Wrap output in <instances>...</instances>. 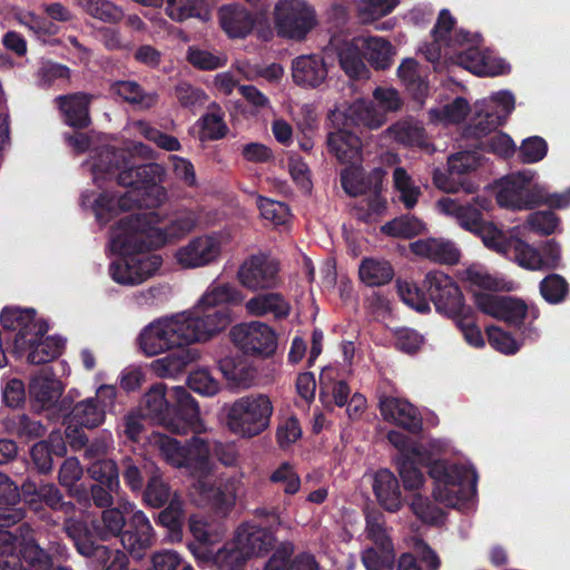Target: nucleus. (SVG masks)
<instances>
[{"label": "nucleus", "instance_id": "nucleus-1", "mask_svg": "<svg viewBox=\"0 0 570 570\" xmlns=\"http://www.w3.org/2000/svg\"><path fill=\"white\" fill-rule=\"evenodd\" d=\"M197 217L187 212L165 223L156 212L120 218L109 234V247L118 255L109 265L111 278L120 285H139L153 277L163 259L153 250L194 229Z\"/></svg>", "mask_w": 570, "mask_h": 570}, {"label": "nucleus", "instance_id": "nucleus-2", "mask_svg": "<svg viewBox=\"0 0 570 570\" xmlns=\"http://www.w3.org/2000/svg\"><path fill=\"white\" fill-rule=\"evenodd\" d=\"M92 179L98 186L116 180L118 185L129 189L121 195L102 191H85L81 195V206L92 209L96 220L104 226L120 212L134 207H158L167 200V190L161 185L165 168L156 163L141 166H130L122 151L104 147L86 164Z\"/></svg>", "mask_w": 570, "mask_h": 570}, {"label": "nucleus", "instance_id": "nucleus-3", "mask_svg": "<svg viewBox=\"0 0 570 570\" xmlns=\"http://www.w3.org/2000/svg\"><path fill=\"white\" fill-rule=\"evenodd\" d=\"M453 27L454 18L449 10H441L432 31L433 41L421 48L429 61L434 63L444 59L479 76L494 77L510 71V65L503 58L481 49L479 35H470Z\"/></svg>", "mask_w": 570, "mask_h": 570}, {"label": "nucleus", "instance_id": "nucleus-4", "mask_svg": "<svg viewBox=\"0 0 570 570\" xmlns=\"http://www.w3.org/2000/svg\"><path fill=\"white\" fill-rule=\"evenodd\" d=\"M449 444L442 440L414 443L410 440V452L417 463L429 466L433 480V498L446 507H461L475 495L478 474L468 464L450 463L436 456L446 453Z\"/></svg>", "mask_w": 570, "mask_h": 570}, {"label": "nucleus", "instance_id": "nucleus-5", "mask_svg": "<svg viewBox=\"0 0 570 570\" xmlns=\"http://www.w3.org/2000/svg\"><path fill=\"white\" fill-rule=\"evenodd\" d=\"M144 406L146 415L170 432L185 434L203 430L198 404L183 386L171 387L168 396L164 384L151 386L144 396Z\"/></svg>", "mask_w": 570, "mask_h": 570}, {"label": "nucleus", "instance_id": "nucleus-6", "mask_svg": "<svg viewBox=\"0 0 570 570\" xmlns=\"http://www.w3.org/2000/svg\"><path fill=\"white\" fill-rule=\"evenodd\" d=\"M148 443L168 464L185 469L194 481L215 466L210 460V448L202 438H193L183 446L177 440L155 432L148 438Z\"/></svg>", "mask_w": 570, "mask_h": 570}, {"label": "nucleus", "instance_id": "nucleus-7", "mask_svg": "<svg viewBox=\"0 0 570 570\" xmlns=\"http://www.w3.org/2000/svg\"><path fill=\"white\" fill-rule=\"evenodd\" d=\"M225 410L228 430L239 438L250 439L269 426L273 404L265 394H249L226 405Z\"/></svg>", "mask_w": 570, "mask_h": 570}, {"label": "nucleus", "instance_id": "nucleus-8", "mask_svg": "<svg viewBox=\"0 0 570 570\" xmlns=\"http://www.w3.org/2000/svg\"><path fill=\"white\" fill-rule=\"evenodd\" d=\"M230 242L232 235L226 229L195 236L175 250V263L184 269L208 266L220 258Z\"/></svg>", "mask_w": 570, "mask_h": 570}, {"label": "nucleus", "instance_id": "nucleus-9", "mask_svg": "<svg viewBox=\"0 0 570 570\" xmlns=\"http://www.w3.org/2000/svg\"><path fill=\"white\" fill-rule=\"evenodd\" d=\"M531 170L519 171L501 178L497 183V203L500 207L523 210L540 206L543 195L542 184L534 181Z\"/></svg>", "mask_w": 570, "mask_h": 570}, {"label": "nucleus", "instance_id": "nucleus-10", "mask_svg": "<svg viewBox=\"0 0 570 570\" xmlns=\"http://www.w3.org/2000/svg\"><path fill=\"white\" fill-rule=\"evenodd\" d=\"M137 341L140 351L149 357L189 346L179 314L149 323L141 330Z\"/></svg>", "mask_w": 570, "mask_h": 570}, {"label": "nucleus", "instance_id": "nucleus-11", "mask_svg": "<svg viewBox=\"0 0 570 570\" xmlns=\"http://www.w3.org/2000/svg\"><path fill=\"white\" fill-rule=\"evenodd\" d=\"M277 35L301 41L317 23L314 8L304 0H279L274 10Z\"/></svg>", "mask_w": 570, "mask_h": 570}, {"label": "nucleus", "instance_id": "nucleus-12", "mask_svg": "<svg viewBox=\"0 0 570 570\" xmlns=\"http://www.w3.org/2000/svg\"><path fill=\"white\" fill-rule=\"evenodd\" d=\"M233 344L246 355L267 358L273 356L278 347V334L267 323L262 321L243 322L229 331Z\"/></svg>", "mask_w": 570, "mask_h": 570}, {"label": "nucleus", "instance_id": "nucleus-13", "mask_svg": "<svg viewBox=\"0 0 570 570\" xmlns=\"http://www.w3.org/2000/svg\"><path fill=\"white\" fill-rule=\"evenodd\" d=\"M188 345L206 343L227 328L232 322L228 308H199L198 304L179 313Z\"/></svg>", "mask_w": 570, "mask_h": 570}, {"label": "nucleus", "instance_id": "nucleus-14", "mask_svg": "<svg viewBox=\"0 0 570 570\" xmlns=\"http://www.w3.org/2000/svg\"><path fill=\"white\" fill-rule=\"evenodd\" d=\"M215 466L193 482V495L198 504H209L219 511H228L245 493L243 473L230 476L224 488L216 487L214 479Z\"/></svg>", "mask_w": 570, "mask_h": 570}, {"label": "nucleus", "instance_id": "nucleus-15", "mask_svg": "<svg viewBox=\"0 0 570 570\" xmlns=\"http://www.w3.org/2000/svg\"><path fill=\"white\" fill-rule=\"evenodd\" d=\"M117 397V389L111 384H100L96 389L95 396L87 397L76 403L66 417L67 430L71 426L95 429L101 425L106 419V412L114 407Z\"/></svg>", "mask_w": 570, "mask_h": 570}, {"label": "nucleus", "instance_id": "nucleus-16", "mask_svg": "<svg viewBox=\"0 0 570 570\" xmlns=\"http://www.w3.org/2000/svg\"><path fill=\"white\" fill-rule=\"evenodd\" d=\"M514 96L508 90L492 94L474 104L473 127L475 137H482L501 126L514 109Z\"/></svg>", "mask_w": 570, "mask_h": 570}, {"label": "nucleus", "instance_id": "nucleus-17", "mask_svg": "<svg viewBox=\"0 0 570 570\" xmlns=\"http://www.w3.org/2000/svg\"><path fill=\"white\" fill-rule=\"evenodd\" d=\"M0 320L4 330L16 332L13 338L16 353H22L38 336L48 331L47 323L37 318L32 308L4 307Z\"/></svg>", "mask_w": 570, "mask_h": 570}, {"label": "nucleus", "instance_id": "nucleus-18", "mask_svg": "<svg viewBox=\"0 0 570 570\" xmlns=\"http://www.w3.org/2000/svg\"><path fill=\"white\" fill-rule=\"evenodd\" d=\"M423 285L438 312L450 316L458 314L464 306L460 288L445 273L429 272L424 277Z\"/></svg>", "mask_w": 570, "mask_h": 570}, {"label": "nucleus", "instance_id": "nucleus-19", "mask_svg": "<svg viewBox=\"0 0 570 570\" xmlns=\"http://www.w3.org/2000/svg\"><path fill=\"white\" fill-rule=\"evenodd\" d=\"M279 266L278 263L264 255H253L247 258L239 267L237 277L239 283L250 289H269L278 285Z\"/></svg>", "mask_w": 570, "mask_h": 570}, {"label": "nucleus", "instance_id": "nucleus-20", "mask_svg": "<svg viewBox=\"0 0 570 570\" xmlns=\"http://www.w3.org/2000/svg\"><path fill=\"white\" fill-rule=\"evenodd\" d=\"M331 118L336 127H363L368 130H376L387 121V117L368 99H356L346 107L336 108Z\"/></svg>", "mask_w": 570, "mask_h": 570}, {"label": "nucleus", "instance_id": "nucleus-21", "mask_svg": "<svg viewBox=\"0 0 570 570\" xmlns=\"http://www.w3.org/2000/svg\"><path fill=\"white\" fill-rule=\"evenodd\" d=\"M65 389V384L49 368H42L31 376L28 385L30 400L38 411H61L65 400L60 399Z\"/></svg>", "mask_w": 570, "mask_h": 570}, {"label": "nucleus", "instance_id": "nucleus-22", "mask_svg": "<svg viewBox=\"0 0 570 570\" xmlns=\"http://www.w3.org/2000/svg\"><path fill=\"white\" fill-rule=\"evenodd\" d=\"M156 533L154 528L141 511L137 510L129 518L128 529L122 531L120 541L122 547L134 559H142L146 551L155 543Z\"/></svg>", "mask_w": 570, "mask_h": 570}, {"label": "nucleus", "instance_id": "nucleus-23", "mask_svg": "<svg viewBox=\"0 0 570 570\" xmlns=\"http://www.w3.org/2000/svg\"><path fill=\"white\" fill-rule=\"evenodd\" d=\"M387 440L400 452L396 464L405 490H420L425 482V476L415 465L417 458L410 452V439L402 432L390 431Z\"/></svg>", "mask_w": 570, "mask_h": 570}, {"label": "nucleus", "instance_id": "nucleus-24", "mask_svg": "<svg viewBox=\"0 0 570 570\" xmlns=\"http://www.w3.org/2000/svg\"><path fill=\"white\" fill-rule=\"evenodd\" d=\"M476 306L484 314L512 325H520L527 315V305L510 296L478 294Z\"/></svg>", "mask_w": 570, "mask_h": 570}, {"label": "nucleus", "instance_id": "nucleus-25", "mask_svg": "<svg viewBox=\"0 0 570 570\" xmlns=\"http://www.w3.org/2000/svg\"><path fill=\"white\" fill-rule=\"evenodd\" d=\"M232 541L248 560L252 557L269 551L275 542V538L268 529L255 523L245 522L235 530Z\"/></svg>", "mask_w": 570, "mask_h": 570}, {"label": "nucleus", "instance_id": "nucleus-26", "mask_svg": "<svg viewBox=\"0 0 570 570\" xmlns=\"http://www.w3.org/2000/svg\"><path fill=\"white\" fill-rule=\"evenodd\" d=\"M413 254L434 263L453 265L460 261L461 252L454 242L443 237L419 239L410 244Z\"/></svg>", "mask_w": 570, "mask_h": 570}, {"label": "nucleus", "instance_id": "nucleus-27", "mask_svg": "<svg viewBox=\"0 0 570 570\" xmlns=\"http://www.w3.org/2000/svg\"><path fill=\"white\" fill-rule=\"evenodd\" d=\"M136 505L125 498H119L117 507L105 509L100 521L92 522L97 537L107 540L111 537H120L126 524V515L129 518L137 511Z\"/></svg>", "mask_w": 570, "mask_h": 570}, {"label": "nucleus", "instance_id": "nucleus-28", "mask_svg": "<svg viewBox=\"0 0 570 570\" xmlns=\"http://www.w3.org/2000/svg\"><path fill=\"white\" fill-rule=\"evenodd\" d=\"M327 67L324 59L317 55H303L292 62V77L297 86L317 88L327 78Z\"/></svg>", "mask_w": 570, "mask_h": 570}, {"label": "nucleus", "instance_id": "nucleus-29", "mask_svg": "<svg viewBox=\"0 0 570 570\" xmlns=\"http://www.w3.org/2000/svg\"><path fill=\"white\" fill-rule=\"evenodd\" d=\"M380 411L385 421L393 422L404 429L416 432L422 426L416 409L404 400L387 396L380 401Z\"/></svg>", "mask_w": 570, "mask_h": 570}, {"label": "nucleus", "instance_id": "nucleus-30", "mask_svg": "<svg viewBox=\"0 0 570 570\" xmlns=\"http://www.w3.org/2000/svg\"><path fill=\"white\" fill-rule=\"evenodd\" d=\"M435 207L440 214L454 219L462 229L470 233L476 230L484 219L483 214L473 204H462L454 198L442 197Z\"/></svg>", "mask_w": 570, "mask_h": 570}, {"label": "nucleus", "instance_id": "nucleus-31", "mask_svg": "<svg viewBox=\"0 0 570 570\" xmlns=\"http://www.w3.org/2000/svg\"><path fill=\"white\" fill-rule=\"evenodd\" d=\"M346 128L337 127L336 131L328 135V149L342 164L356 165L362 161V142Z\"/></svg>", "mask_w": 570, "mask_h": 570}, {"label": "nucleus", "instance_id": "nucleus-32", "mask_svg": "<svg viewBox=\"0 0 570 570\" xmlns=\"http://www.w3.org/2000/svg\"><path fill=\"white\" fill-rule=\"evenodd\" d=\"M245 311L248 315L255 317L272 315L275 320H283L291 314L292 306L282 294L268 292L255 295L246 301Z\"/></svg>", "mask_w": 570, "mask_h": 570}, {"label": "nucleus", "instance_id": "nucleus-33", "mask_svg": "<svg viewBox=\"0 0 570 570\" xmlns=\"http://www.w3.org/2000/svg\"><path fill=\"white\" fill-rule=\"evenodd\" d=\"M217 367L233 387L247 389L256 376L255 367L242 355L222 357L217 361Z\"/></svg>", "mask_w": 570, "mask_h": 570}, {"label": "nucleus", "instance_id": "nucleus-34", "mask_svg": "<svg viewBox=\"0 0 570 570\" xmlns=\"http://www.w3.org/2000/svg\"><path fill=\"white\" fill-rule=\"evenodd\" d=\"M383 135L404 146L419 147L429 153L434 151V148H432L431 144L426 140L422 125L411 118L396 121L390 126Z\"/></svg>", "mask_w": 570, "mask_h": 570}, {"label": "nucleus", "instance_id": "nucleus-35", "mask_svg": "<svg viewBox=\"0 0 570 570\" xmlns=\"http://www.w3.org/2000/svg\"><path fill=\"white\" fill-rule=\"evenodd\" d=\"M373 491L379 503L390 512L402 507V495L396 476L387 469L379 470L373 476Z\"/></svg>", "mask_w": 570, "mask_h": 570}, {"label": "nucleus", "instance_id": "nucleus-36", "mask_svg": "<svg viewBox=\"0 0 570 570\" xmlns=\"http://www.w3.org/2000/svg\"><path fill=\"white\" fill-rule=\"evenodd\" d=\"M177 350L151 362L150 370L156 376L174 379L183 373L187 365L200 358L197 350L185 347Z\"/></svg>", "mask_w": 570, "mask_h": 570}, {"label": "nucleus", "instance_id": "nucleus-37", "mask_svg": "<svg viewBox=\"0 0 570 570\" xmlns=\"http://www.w3.org/2000/svg\"><path fill=\"white\" fill-rule=\"evenodd\" d=\"M222 29L232 38L247 36L254 27V18L239 4L223 6L218 11Z\"/></svg>", "mask_w": 570, "mask_h": 570}, {"label": "nucleus", "instance_id": "nucleus-38", "mask_svg": "<svg viewBox=\"0 0 570 570\" xmlns=\"http://www.w3.org/2000/svg\"><path fill=\"white\" fill-rule=\"evenodd\" d=\"M462 281L474 293L476 302L478 294H485L484 291H510L511 286L498 276L490 274L487 268L479 264H473L462 272Z\"/></svg>", "mask_w": 570, "mask_h": 570}, {"label": "nucleus", "instance_id": "nucleus-39", "mask_svg": "<svg viewBox=\"0 0 570 570\" xmlns=\"http://www.w3.org/2000/svg\"><path fill=\"white\" fill-rule=\"evenodd\" d=\"M188 548L195 558L212 561L216 570H234L247 560L232 540L214 554L194 543H190Z\"/></svg>", "mask_w": 570, "mask_h": 570}, {"label": "nucleus", "instance_id": "nucleus-40", "mask_svg": "<svg viewBox=\"0 0 570 570\" xmlns=\"http://www.w3.org/2000/svg\"><path fill=\"white\" fill-rule=\"evenodd\" d=\"M397 77L410 95L417 101H423L429 91L426 73L413 58L404 59L397 68Z\"/></svg>", "mask_w": 570, "mask_h": 570}, {"label": "nucleus", "instance_id": "nucleus-41", "mask_svg": "<svg viewBox=\"0 0 570 570\" xmlns=\"http://www.w3.org/2000/svg\"><path fill=\"white\" fill-rule=\"evenodd\" d=\"M65 122L75 128H85L90 124L88 106L90 97L85 94H73L57 98Z\"/></svg>", "mask_w": 570, "mask_h": 570}, {"label": "nucleus", "instance_id": "nucleus-42", "mask_svg": "<svg viewBox=\"0 0 570 570\" xmlns=\"http://www.w3.org/2000/svg\"><path fill=\"white\" fill-rule=\"evenodd\" d=\"M363 56L375 69H387L393 62L395 49L392 43L383 37H360Z\"/></svg>", "mask_w": 570, "mask_h": 570}, {"label": "nucleus", "instance_id": "nucleus-43", "mask_svg": "<svg viewBox=\"0 0 570 570\" xmlns=\"http://www.w3.org/2000/svg\"><path fill=\"white\" fill-rule=\"evenodd\" d=\"M244 301V295L234 285L228 283H214L198 301L199 308L218 309L225 305H236Z\"/></svg>", "mask_w": 570, "mask_h": 570}, {"label": "nucleus", "instance_id": "nucleus-44", "mask_svg": "<svg viewBox=\"0 0 570 570\" xmlns=\"http://www.w3.org/2000/svg\"><path fill=\"white\" fill-rule=\"evenodd\" d=\"M337 370L326 366L320 375L321 399L325 404L334 403L337 406L346 405L350 397V387L344 381L336 380Z\"/></svg>", "mask_w": 570, "mask_h": 570}, {"label": "nucleus", "instance_id": "nucleus-45", "mask_svg": "<svg viewBox=\"0 0 570 570\" xmlns=\"http://www.w3.org/2000/svg\"><path fill=\"white\" fill-rule=\"evenodd\" d=\"M166 14L174 21L183 22L189 18H196L207 22L212 18V11L204 0H165Z\"/></svg>", "mask_w": 570, "mask_h": 570}, {"label": "nucleus", "instance_id": "nucleus-46", "mask_svg": "<svg viewBox=\"0 0 570 570\" xmlns=\"http://www.w3.org/2000/svg\"><path fill=\"white\" fill-rule=\"evenodd\" d=\"M62 347L63 341L60 337L42 334L32 342L30 347L18 354L26 355L28 362L32 364H42L58 357Z\"/></svg>", "mask_w": 570, "mask_h": 570}, {"label": "nucleus", "instance_id": "nucleus-47", "mask_svg": "<svg viewBox=\"0 0 570 570\" xmlns=\"http://www.w3.org/2000/svg\"><path fill=\"white\" fill-rule=\"evenodd\" d=\"M472 234L478 236L487 248L503 256L510 255L512 239L515 238L509 236L493 222L485 219H483L476 230H474Z\"/></svg>", "mask_w": 570, "mask_h": 570}, {"label": "nucleus", "instance_id": "nucleus-48", "mask_svg": "<svg viewBox=\"0 0 570 570\" xmlns=\"http://www.w3.org/2000/svg\"><path fill=\"white\" fill-rule=\"evenodd\" d=\"M363 58L365 57L358 38L344 43L338 52L340 65L350 78L360 79L368 76V69Z\"/></svg>", "mask_w": 570, "mask_h": 570}, {"label": "nucleus", "instance_id": "nucleus-49", "mask_svg": "<svg viewBox=\"0 0 570 570\" xmlns=\"http://www.w3.org/2000/svg\"><path fill=\"white\" fill-rule=\"evenodd\" d=\"M358 275L366 286H382L392 281L394 271L387 261L370 257L362 259Z\"/></svg>", "mask_w": 570, "mask_h": 570}, {"label": "nucleus", "instance_id": "nucleus-50", "mask_svg": "<svg viewBox=\"0 0 570 570\" xmlns=\"http://www.w3.org/2000/svg\"><path fill=\"white\" fill-rule=\"evenodd\" d=\"M23 500L35 511L39 510L41 502H45L52 509H57L61 502V494L53 484L45 483L36 487L28 483L23 485Z\"/></svg>", "mask_w": 570, "mask_h": 570}, {"label": "nucleus", "instance_id": "nucleus-51", "mask_svg": "<svg viewBox=\"0 0 570 570\" xmlns=\"http://www.w3.org/2000/svg\"><path fill=\"white\" fill-rule=\"evenodd\" d=\"M189 531L193 537L203 546H213L224 537V529L213 522H209L203 515H191L189 518Z\"/></svg>", "mask_w": 570, "mask_h": 570}, {"label": "nucleus", "instance_id": "nucleus-52", "mask_svg": "<svg viewBox=\"0 0 570 570\" xmlns=\"http://www.w3.org/2000/svg\"><path fill=\"white\" fill-rule=\"evenodd\" d=\"M67 535L73 541L79 554L85 558L91 557L100 544H96L90 538V531L85 522L68 519L65 523Z\"/></svg>", "mask_w": 570, "mask_h": 570}, {"label": "nucleus", "instance_id": "nucleus-53", "mask_svg": "<svg viewBox=\"0 0 570 570\" xmlns=\"http://www.w3.org/2000/svg\"><path fill=\"white\" fill-rule=\"evenodd\" d=\"M450 317L454 320L456 327L470 346L481 348L485 345L482 332L476 325L474 313L470 308L463 306L458 314L450 315Z\"/></svg>", "mask_w": 570, "mask_h": 570}, {"label": "nucleus", "instance_id": "nucleus-54", "mask_svg": "<svg viewBox=\"0 0 570 570\" xmlns=\"http://www.w3.org/2000/svg\"><path fill=\"white\" fill-rule=\"evenodd\" d=\"M520 267L529 271L541 269V254L538 248L515 237L512 239L510 255Z\"/></svg>", "mask_w": 570, "mask_h": 570}, {"label": "nucleus", "instance_id": "nucleus-55", "mask_svg": "<svg viewBox=\"0 0 570 570\" xmlns=\"http://www.w3.org/2000/svg\"><path fill=\"white\" fill-rule=\"evenodd\" d=\"M187 384L195 393L207 397L217 395L222 390L220 382L214 377L207 367H198L191 371Z\"/></svg>", "mask_w": 570, "mask_h": 570}, {"label": "nucleus", "instance_id": "nucleus-56", "mask_svg": "<svg viewBox=\"0 0 570 570\" xmlns=\"http://www.w3.org/2000/svg\"><path fill=\"white\" fill-rule=\"evenodd\" d=\"M112 94L140 108H150L155 105L157 96L154 92L144 94L134 81H118L111 86Z\"/></svg>", "mask_w": 570, "mask_h": 570}, {"label": "nucleus", "instance_id": "nucleus-57", "mask_svg": "<svg viewBox=\"0 0 570 570\" xmlns=\"http://www.w3.org/2000/svg\"><path fill=\"white\" fill-rule=\"evenodd\" d=\"M382 232L392 237L411 238L425 230V224L410 215L397 217L382 226Z\"/></svg>", "mask_w": 570, "mask_h": 570}, {"label": "nucleus", "instance_id": "nucleus-58", "mask_svg": "<svg viewBox=\"0 0 570 570\" xmlns=\"http://www.w3.org/2000/svg\"><path fill=\"white\" fill-rule=\"evenodd\" d=\"M455 175L445 174L440 169L433 171L434 186L446 194H458L463 191L465 194H474L479 189V184L474 180L463 177L454 178Z\"/></svg>", "mask_w": 570, "mask_h": 570}, {"label": "nucleus", "instance_id": "nucleus-59", "mask_svg": "<svg viewBox=\"0 0 570 570\" xmlns=\"http://www.w3.org/2000/svg\"><path fill=\"white\" fill-rule=\"evenodd\" d=\"M470 110L469 104L464 98L458 97L452 102L444 105L442 108H433L430 110V118L438 124H459L464 120Z\"/></svg>", "mask_w": 570, "mask_h": 570}, {"label": "nucleus", "instance_id": "nucleus-60", "mask_svg": "<svg viewBox=\"0 0 570 570\" xmlns=\"http://www.w3.org/2000/svg\"><path fill=\"white\" fill-rule=\"evenodd\" d=\"M76 3L95 19L115 23L121 20L124 12L107 0H76Z\"/></svg>", "mask_w": 570, "mask_h": 570}, {"label": "nucleus", "instance_id": "nucleus-61", "mask_svg": "<svg viewBox=\"0 0 570 570\" xmlns=\"http://www.w3.org/2000/svg\"><path fill=\"white\" fill-rule=\"evenodd\" d=\"M89 559L99 570H127L128 566L125 552L106 546H99Z\"/></svg>", "mask_w": 570, "mask_h": 570}, {"label": "nucleus", "instance_id": "nucleus-62", "mask_svg": "<svg viewBox=\"0 0 570 570\" xmlns=\"http://www.w3.org/2000/svg\"><path fill=\"white\" fill-rule=\"evenodd\" d=\"M394 188L399 193L400 200L406 208H412L417 203L421 195L420 187H417L411 176L402 167H396L393 171Z\"/></svg>", "mask_w": 570, "mask_h": 570}, {"label": "nucleus", "instance_id": "nucleus-63", "mask_svg": "<svg viewBox=\"0 0 570 570\" xmlns=\"http://www.w3.org/2000/svg\"><path fill=\"white\" fill-rule=\"evenodd\" d=\"M159 523L168 529V541L179 542L183 538V504L178 500L170 501L169 505L159 513Z\"/></svg>", "mask_w": 570, "mask_h": 570}, {"label": "nucleus", "instance_id": "nucleus-64", "mask_svg": "<svg viewBox=\"0 0 570 570\" xmlns=\"http://www.w3.org/2000/svg\"><path fill=\"white\" fill-rule=\"evenodd\" d=\"M394 558V547H368L361 553L362 563L366 570L392 569Z\"/></svg>", "mask_w": 570, "mask_h": 570}]
</instances>
